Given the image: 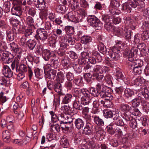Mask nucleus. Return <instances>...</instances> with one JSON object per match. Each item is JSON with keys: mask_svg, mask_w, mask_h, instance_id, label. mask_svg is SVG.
<instances>
[{"mask_svg": "<svg viewBox=\"0 0 149 149\" xmlns=\"http://www.w3.org/2000/svg\"><path fill=\"white\" fill-rule=\"evenodd\" d=\"M49 113L51 115L52 121V122L56 123L58 120V116L57 117L53 111H50Z\"/></svg>", "mask_w": 149, "mask_h": 149, "instance_id": "603ef678", "label": "nucleus"}, {"mask_svg": "<svg viewBox=\"0 0 149 149\" xmlns=\"http://www.w3.org/2000/svg\"><path fill=\"white\" fill-rule=\"evenodd\" d=\"M95 132L96 133L95 135L97 138H99V139L101 140L104 138V135L105 133V132L103 130H102L100 128H99L98 127H96L95 128Z\"/></svg>", "mask_w": 149, "mask_h": 149, "instance_id": "dca6fc26", "label": "nucleus"}, {"mask_svg": "<svg viewBox=\"0 0 149 149\" xmlns=\"http://www.w3.org/2000/svg\"><path fill=\"white\" fill-rule=\"evenodd\" d=\"M50 67L54 69H57L59 67V64L57 60L52 58L51 59L50 64H49Z\"/></svg>", "mask_w": 149, "mask_h": 149, "instance_id": "c85d7f7f", "label": "nucleus"}, {"mask_svg": "<svg viewBox=\"0 0 149 149\" xmlns=\"http://www.w3.org/2000/svg\"><path fill=\"white\" fill-rule=\"evenodd\" d=\"M61 144L62 147L67 148L69 146V143L66 138H63L61 139Z\"/></svg>", "mask_w": 149, "mask_h": 149, "instance_id": "79ce46f5", "label": "nucleus"}, {"mask_svg": "<svg viewBox=\"0 0 149 149\" xmlns=\"http://www.w3.org/2000/svg\"><path fill=\"white\" fill-rule=\"evenodd\" d=\"M120 109L122 111H130V107L127 104H121L120 106Z\"/></svg>", "mask_w": 149, "mask_h": 149, "instance_id": "0e129e2a", "label": "nucleus"}, {"mask_svg": "<svg viewBox=\"0 0 149 149\" xmlns=\"http://www.w3.org/2000/svg\"><path fill=\"white\" fill-rule=\"evenodd\" d=\"M73 106L74 108L78 110H81L83 109V106L78 100H75L73 103Z\"/></svg>", "mask_w": 149, "mask_h": 149, "instance_id": "f704fd0d", "label": "nucleus"}, {"mask_svg": "<svg viewBox=\"0 0 149 149\" xmlns=\"http://www.w3.org/2000/svg\"><path fill=\"white\" fill-rule=\"evenodd\" d=\"M36 44V41L30 39L27 41L26 45L30 49L32 50L35 47Z\"/></svg>", "mask_w": 149, "mask_h": 149, "instance_id": "bb28decb", "label": "nucleus"}, {"mask_svg": "<svg viewBox=\"0 0 149 149\" xmlns=\"http://www.w3.org/2000/svg\"><path fill=\"white\" fill-rule=\"evenodd\" d=\"M66 10V7L64 5H59L56 8L57 11L61 13H64Z\"/></svg>", "mask_w": 149, "mask_h": 149, "instance_id": "4c0bfd02", "label": "nucleus"}, {"mask_svg": "<svg viewBox=\"0 0 149 149\" xmlns=\"http://www.w3.org/2000/svg\"><path fill=\"white\" fill-rule=\"evenodd\" d=\"M142 95L145 98H148L149 97V91H148L147 87L144 88L143 91L142 92Z\"/></svg>", "mask_w": 149, "mask_h": 149, "instance_id": "774afa93", "label": "nucleus"}, {"mask_svg": "<svg viewBox=\"0 0 149 149\" xmlns=\"http://www.w3.org/2000/svg\"><path fill=\"white\" fill-rule=\"evenodd\" d=\"M141 38L144 40L148 39L149 38V31L147 30L143 31L141 34Z\"/></svg>", "mask_w": 149, "mask_h": 149, "instance_id": "8fccbe9b", "label": "nucleus"}, {"mask_svg": "<svg viewBox=\"0 0 149 149\" xmlns=\"http://www.w3.org/2000/svg\"><path fill=\"white\" fill-rule=\"evenodd\" d=\"M65 40L66 42H67L69 45H74L75 43V40L74 38H72L70 36L65 35L64 37Z\"/></svg>", "mask_w": 149, "mask_h": 149, "instance_id": "cd10ccee", "label": "nucleus"}, {"mask_svg": "<svg viewBox=\"0 0 149 149\" xmlns=\"http://www.w3.org/2000/svg\"><path fill=\"white\" fill-rule=\"evenodd\" d=\"M104 27L105 29L108 31L114 30L115 29V27L112 25L111 22L105 24Z\"/></svg>", "mask_w": 149, "mask_h": 149, "instance_id": "09e8293b", "label": "nucleus"}, {"mask_svg": "<svg viewBox=\"0 0 149 149\" xmlns=\"http://www.w3.org/2000/svg\"><path fill=\"white\" fill-rule=\"evenodd\" d=\"M93 118V120L95 123L98 126H102L104 124V122L103 120L99 116L95 115L92 116Z\"/></svg>", "mask_w": 149, "mask_h": 149, "instance_id": "5701e85b", "label": "nucleus"}, {"mask_svg": "<svg viewBox=\"0 0 149 149\" xmlns=\"http://www.w3.org/2000/svg\"><path fill=\"white\" fill-rule=\"evenodd\" d=\"M87 21L89 25L95 27L96 29H100L103 26L102 23L96 17H89L87 18Z\"/></svg>", "mask_w": 149, "mask_h": 149, "instance_id": "39448f33", "label": "nucleus"}, {"mask_svg": "<svg viewBox=\"0 0 149 149\" xmlns=\"http://www.w3.org/2000/svg\"><path fill=\"white\" fill-rule=\"evenodd\" d=\"M35 29V26H29L27 29L25 30L24 31V35L28 37L34 32Z\"/></svg>", "mask_w": 149, "mask_h": 149, "instance_id": "aec40b11", "label": "nucleus"}, {"mask_svg": "<svg viewBox=\"0 0 149 149\" xmlns=\"http://www.w3.org/2000/svg\"><path fill=\"white\" fill-rule=\"evenodd\" d=\"M72 97V95L71 94H66L63 98L62 103L63 104L68 103L71 101Z\"/></svg>", "mask_w": 149, "mask_h": 149, "instance_id": "412c9836", "label": "nucleus"}, {"mask_svg": "<svg viewBox=\"0 0 149 149\" xmlns=\"http://www.w3.org/2000/svg\"><path fill=\"white\" fill-rule=\"evenodd\" d=\"M124 32L123 34L124 35L125 39L128 41H130L131 38V31L126 28L124 30Z\"/></svg>", "mask_w": 149, "mask_h": 149, "instance_id": "a19ab883", "label": "nucleus"}, {"mask_svg": "<svg viewBox=\"0 0 149 149\" xmlns=\"http://www.w3.org/2000/svg\"><path fill=\"white\" fill-rule=\"evenodd\" d=\"M105 78L106 82L108 84L111 85L113 84L112 81V77L110 74H107Z\"/></svg>", "mask_w": 149, "mask_h": 149, "instance_id": "680f3d73", "label": "nucleus"}, {"mask_svg": "<svg viewBox=\"0 0 149 149\" xmlns=\"http://www.w3.org/2000/svg\"><path fill=\"white\" fill-rule=\"evenodd\" d=\"M28 73L29 80L34 83H36L35 81H36L33 80L32 78V77L33 75V72L32 71L31 69L29 66L28 68Z\"/></svg>", "mask_w": 149, "mask_h": 149, "instance_id": "bf43d9fd", "label": "nucleus"}, {"mask_svg": "<svg viewBox=\"0 0 149 149\" xmlns=\"http://www.w3.org/2000/svg\"><path fill=\"white\" fill-rule=\"evenodd\" d=\"M61 83L60 82H57L55 84L54 86V89L56 92L58 93L59 97L63 95V93L61 92L62 87Z\"/></svg>", "mask_w": 149, "mask_h": 149, "instance_id": "4468645a", "label": "nucleus"}, {"mask_svg": "<svg viewBox=\"0 0 149 149\" xmlns=\"http://www.w3.org/2000/svg\"><path fill=\"white\" fill-rule=\"evenodd\" d=\"M98 49V50L103 54H106L107 52V50L106 47L101 42H99Z\"/></svg>", "mask_w": 149, "mask_h": 149, "instance_id": "c756f323", "label": "nucleus"}, {"mask_svg": "<svg viewBox=\"0 0 149 149\" xmlns=\"http://www.w3.org/2000/svg\"><path fill=\"white\" fill-rule=\"evenodd\" d=\"M105 63L108 67L113 68L114 66V62L110 60L108 58L105 59Z\"/></svg>", "mask_w": 149, "mask_h": 149, "instance_id": "4d7b16f0", "label": "nucleus"}, {"mask_svg": "<svg viewBox=\"0 0 149 149\" xmlns=\"http://www.w3.org/2000/svg\"><path fill=\"white\" fill-rule=\"evenodd\" d=\"M101 66L98 65H90L88 64L84 66V69L85 72H91L93 74L96 71H97L99 68Z\"/></svg>", "mask_w": 149, "mask_h": 149, "instance_id": "6e6552de", "label": "nucleus"}, {"mask_svg": "<svg viewBox=\"0 0 149 149\" xmlns=\"http://www.w3.org/2000/svg\"><path fill=\"white\" fill-rule=\"evenodd\" d=\"M3 74L7 77H11L13 75V72L7 66H4L3 70Z\"/></svg>", "mask_w": 149, "mask_h": 149, "instance_id": "ddd939ff", "label": "nucleus"}, {"mask_svg": "<svg viewBox=\"0 0 149 149\" xmlns=\"http://www.w3.org/2000/svg\"><path fill=\"white\" fill-rule=\"evenodd\" d=\"M6 34L8 39L9 41H12L14 40V34L13 31H7Z\"/></svg>", "mask_w": 149, "mask_h": 149, "instance_id": "ea45409f", "label": "nucleus"}, {"mask_svg": "<svg viewBox=\"0 0 149 149\" xmlns=\"http://www.w3.org/2000/svg\"><path fill=\"white\" fill-rule=\"evenodd\" d=\"M124 30L121 28H117L115 30V33L118 36H121L123 35L124 32Z\"/></svg>", "mask_w": 149, "mask_h": 149, "instance_id": "69168bd1", "label": "nucleus"}, {"mask_svg": "<svg viewBox=\"0 0 149 149\" xmlns=\"http://www.w3.org/2000/svg\"><path fill=\"white\" fill-rule=\"evenodd\" d=\"M80 4L81 7L84 8H88L89 7V4L86 0H80Z\"/></svg>", "mask_w": 149, "mask_h": 149, "instance_id": "052dcab7", "label": "nucleus"}, {"mask_svg": "<svg viewBox=\"0 0 149 149\" xmlns=\"http://www.w3.org/2000/svg\"><path fill=\"white\" fill-rule=\"evenodd\" d=\"M116 79L118 81H119V79H123L124 78L122 72L118 70L116 71Z\"/></svg>", "mask_w": 149, "mask_h": 149, "instance_id": "5fc2aeb1", "label": "nucleus"}, {"mask_svg": "<svg viewBox=\"0 0 149 149\" xmlns=\"http://www.w3.org/2000/svg\"><path fill=\"white\" fill-rule=\"evenodd\" d=\"M34 3L39 10L43 9L45 7V0H33Z\"/></svg>", "mask_w": 149, "mask_h": 149, "instance_id": "f8f14e48", "label": "nucleus"}, {"mask_svg": "<svg viewBox=\"0 0 149 149\" xmlns=\"http://www.w3.org/2000/svg\"><path fill=\"white\" fill-rule=\"evenodd\" d=\"M132 103L133 107H137L142 102V100L140 97L136 98L132 101Z\"/></svg>", "mask_w": 149, "mask_h": 149, "instance_id": "e433bc0d", "label": "nucleus"}, {"mask_svg": "<svg viewBox=\"0 0 149 149\" xmlns=\"http://www.w3.org/2000/svg\"><path fill=\"white\" fill-rule=\"evenodd\" d=\"M67 16L70 21L76 23L81 22L82 18L80 15H74L71 12L69 13Z\"/></svg>", "mask_w": 149, "mask_h": 149, "instance_id": "1a4fd4ad", "label": "nucleus"}, {"mask_svg": "<svg viewBox=\"0 0 149 149\" xmlns=\"http://www.w3.org/2000/svg\"><path fill=\"white\" fill-rule=\"evenodd\" d=\"M26 21L27 24L30 26H35L33 25L34 21L32 17L28 16L26 18Z\"/></svg>", "mask_w": 149, "mask_h": 149, "instance_id": "338daca9", "label": "nucleus"}, {"mask_svg": "<svg viewBox=\"0 0 149 149\" xmlns=\"http://www.w3.org/2000/svg\"><path fill=\"white\" fill-rule=\"evenodd\" d=\"M123 118L127 121H130L133 119L130 114L127 112L124 113Z\"/></svg>", "mask_w": 149, "mask_h": 149, "instance_id": "3c124183", "label": "nucleus"}, {"mask_svg": "<svg viewBox=\"0 0 149 149\" xmlns=\"http://www.w3.org/2000/svg\"><path fill=\"white\" fill-rule=\"evenodd\" d=\"M64 79V76L63 73L61 72H58L57 75L56 80L57 82L62 83L63 82Z\"/></svg>", "mask_w": 149, "mask_h": 149, "instance_id": "7c9ffc66", "label": "nucleus"}, {"mask_svg": "<svg viewBox=\"0 0 149 149\" xmlns=\"http://www.w3.org/2000/svg\"><path fill=\"white\" fill-rule=\"evenodd\" d=\"M74 123L76 128L78 130H80L83 128L84 125V121L80 118L76 119L74 122Z\"/></svg>", "mask_w": 149, "mask_h": 149, "instance_id": "2eb2a0df", "label": "nucleus"}, {"mask_svg": "<svg viewBox=\"0 0 149 149\" xmlns=\"http://www.w3.org/2000/svg\"><path fill=\"white\" fill-rule=\"evenodd\" d=\"M13 61L11 66L12 70H14L15 67L17 68L18 66L19 62L17 59H14L13 61V59L12 58H10L9 56L7 58V59L5 61L3 62L4 63H9Z\"/></svg>", "mask_w": 149, "mask_h": 149, "instance_id": "9d476101", "label": "nucleus"}, {"mask_svg": "<svg viewBox=\"0 0 149 149\" xmlns=\"http://www.w3.org/2000/svg\"><path fill=\"white\" fill-rule=\"evenodd\" d=\"M125 97L127 98L131 97L134 94L133 91L130 88L126 89L124 92Z\"/></svg>", "mask_w": 149, "mask_h": 149, "instance_id": "72a5a7b5", "label": "nucleus"}, {"mask_svg": "<svg viewBox=\"0 0 149 149\" xmlns=\"http://www.w3.org/2000/svg\"><path fill=\"white\" fill-rule=\"evenodd\" d=\"M103 116L106 118H110L113 115V112L109 110H104L103 111Z\"/></svg>", "mask_w": 149, "mask_h": 149, "instance_id": "c9c22d12", "label": "nucleus"}, {"mask_svg": "<svg viewBox=\"0 0 149 149\" xmlns=\"http://www.w3.org/2000/svg\"><path fill=\"white\" fill-rule=\"evenodd\" d=\"M51 53L48 49H45L43 50L42 56L46 61H48L51 57Z\"/></svg>", "mask_w": 149, "mask_h": 149, "instance_id": "a878e982", "label": "nucleus"}, {"mask_svg": "<svg viewBox=\"0 0 149 149\" xmlns=\"http://www.w3.org/2000/svg\"><path fill=\"white\" fill-rule=\"evenodd\" d=\"M6 100V97L4 95V93L1 92L0 93V105L2 104Z\"/></svg>", "mask_w": 149, "mask_h": 149, "instance_id": "6e6d98bb", "label": "nucleus"}, {"mask_svg": "<svg viewBox=\"0 0 149 149\" xmlns=\"http://www.w3.org/2000/svg\"><path fill=\"white\" fill-rule=\"evenodd\" d=\"M96 90L99 92L100 97L105 100L110 102L112 100L113 97L111 93L110 89L107 86H103L102 90V85L98 83L96 85Z\"/></svg>", "mask_w": 149, "mask_h": 149, "instance_id": "f03ea898", "label": "nucleus"}, {"mask_svg": "<svg viewBox=\"0 0 149 149\" xmlns=\"http://www.w3.org/2000/svg\"><path fill=\"white\" fill-rule=\"evenodd\" d=\"M144 80L143 78L138 77L135 79L134 81V84L136 86H141L144 83Z\"/></svg>", "mask_w": 149, "mask_h": 149, "instance_id": "b1692460", "label": "nucleus"}, {"mask_svg": "<svg viewBox=\"0 0 149 149\" xmlns=\"http://www.w3.org/2000/svg\"><path fill=\"white\" fill-rule=\"evenodd\" d=\"M56 72L55 70H50L47 74L48 78L50 79H54L55 77Z\"/></svg>", "mask_w": 149, "mask_h": 149, "instance_id": "37998d69", "label": "nucleus"}, {"mask_svg": "<svg viewBox=\"0 0 149 149\" xmlns=\"http://www.w3.org/2000/svg\"><path fill=\"white\" fill-rule=\"evenodd\" d=\"M49 35L43 28H39L37 30L35 37L38 40L44 41L49 38Z\"/></svg>", "mask_w": 149, "mask_h": 149, "instance_id": "20e7f679", "label": "nucleus"}, {"mask_svg": "<svg viewBox=\"0 0 149 149\" xmlns=\"http://www.w3.org/2000/svg\"><path fill=\"white\" fill-rule=\"evenodd\" d=\"M121 45L120 42H119L116 43L114 47L111 48L108 52V55L113 58V60L116 61L120 58V56L119 53Z\"/></svg>", "mask_w": 149, "mask_h": 149, "instance_id": "7ed1b4c3", "label": "nucleus"}, {"mask_svg": "<svg viewBox=\"0 0 149 149\" xmlns=\"http://www.w3.org/2000/svg\"><path fill=\"white\" fill-rule=\"evenodd\" d=\"M73 68L75 72L77 73H80L81 72V67L79 65L77 64L74 65Z\"/></svg>", "mask_w": 149, "mask_h": 149, "instance_id": "13d9d810", "label": "nucleus"}, {"mask_svg": "<svg viewBox=\"0 0 149 149\" xmlns=\"http://www.w3.org/2000/svg\"><path fill=\"white\" fill-rule=\"evenodd\" d=\"M2 137L4 142L8 143L10 139V133L8 130L4 131L2 133Z\"/></svg>", "mask_w": 149, "mask_h": 149, "instance_id": "f3484780", "label": "nucleus"}, {"mask_svg": "<svg viewBox=\"0 0 149 149\" xmlns=\"http://www.w3.org/2000/svg\"><path fill=\"white\" fill-rule=\"evenodd\" d=\"M139 5L138 3L136 0H129L123 4V8L130 13L132 8H136Z\"/></svg>", "mask_w": 149, "mask_h": 149, "instance_id": "423d86ee", "label": "nucleus"}, {"mask_svg": "<svg viewBox=\"0 0 149 149\" xmlns=\"http://www.w3.org/2000/svg\"><path fill=\"white\" fill-rule=\"evenodd\" d=\"M65 31L67 34L70 36L73 34L74 32V28L72 26H67L66 28Z\"/></svg>", "mask_w": 149, "mask_h": 149, "instance_id": "49530a36", "label": "nucleus"}, {"mask_svg": "<svg viewBox=\"0 0 149 149\" xmlns=\"http://www.w3.org/2000/svg\"><path fill=\"white\" fill-rule=\"evenodd\" d=\"M87 60L84 58H83L81 57V58L79 59L78 60V63L79 65H82L84 67L85 65H86L88 64L87 63Z\"/></svg>", "mask_w": 149, "mask_h": 149, "instance_id": "e2e57ef3", "label": "nucleus"}, {"mask_svg": "<svg viewBox=\"0 0 149 149\" xmlns=\"http://www.w3.org/2000/svg\"><path fill=\"white\" fill-rule=\"evenodd\" d=\"M119 3L116 0H111L110 6L114 8H117L120 6Z\"/></svg>", "mask_w": 149, "mask_h": 149, "instance_id": "864d4df0", "label": "nucleus"}, {"mask_svg": "<svg viewBox=\"0 0 149 149\" xmlns=\"http://www.w3.org/2000/svg\"><path fill=\"white\" fill-rule=\"evenodd\" d=\"M11 49L13 52L16 53L19 51L18 46L14 42H12L10 44Z\"/></svg>", "mask_w": 149, "mask_h": 149, "instance_id": "a18cd8bd", "label": "nucleus"}, {"mask_svg": "<svg viewBox=\"0 0 149 149\" xmlns=\"http://www.w3.org/2000/svg\"><path fill=\"white\" fill-rule=\"evenodd\" d=\"M97 71H96L95 73L93 74V76L95 78L97 81L102 82L104 80V76L102 74L104 71L101 66H100Z\"/></svg>", "mask_w": 149, "mask_h": 149, "instance_id": "0eeeda50", "label": "nucleus"}, {"mask_svg": "<svg viewBox=\"0 0 149 149\" xmlns=\"http://www.w3.org/2000/svg\"><path fill=\"white\" fill-rule=\"evenodd\" d=\"M34 74L36 78L38 79H37L36 80L38 81L40 79H41L42 78L40 77L41 75V74L40 72V70L38 68H36L34 70Z\"/></svg>", "mask_w": 149, "mask_h": 149, "instance_id": "c03bdc74", "label": "nucleus"}, {"mask_svg": "<svg viewBox=\"0 0 149 149\" xmlns=\"http://www.w3.org/2000/svg\"><path fill=\"white\" fill-rule=\"evenodd\" d=\"M138 49L136 47L132 48L131 50H125L124 54L128 57V60L130 62V68L132 70L134 74L137 75L140 74L142 71V66L143 62L140 60H134L133 57L136 56L137 54Z\"/></svg>", "mask_w": 149, "mask_h": 149, "instance_id": "f257e3e1", "label": "nucleus"}, {"mask_svg": "<svg viewBox=\"0 0 149 149\" xmlns=\"http://www.w3.org/2000/svg\"><path fill=\"white\" fill-rule=\"evenodd\" d=\"M115 125L114 123H111L107 127V131L109 133L113 134L115 132Z\"/></svg>", "mask_w": 149, "mask_h": 149, "instance_id": "4be33fe9", "label": "nucleus"}, {"mask_svg": "<svg viewBox=\"0 0 149 149\" xmlns=\"http://www.w3.org/2000/svg\"><path fill=\"white\" fill-rule=\"evenodd\" d=\"M68 118L66 114L65 115L64 113H61L58 115V120L60 122V125L62 124H65L68 123L67 121V119Z\"/></svg>", "mask_w": 149, "mask_h": 149, "instance_id": "a211bd4d", "label": "nucleus"}, {"mask_svg": "<svg viewBox=\"0 0 149 149\" xmlns=\"http://www.w3.org/2000/svg\"><path fill=\"white\" fill-rule=\"evenodd\" d=\"M81 104L86 105L89 104L91 99L90 97H82L81 98Z\"/></svg>", "mask_w": 149, "mask_h": 149, "instance_id": "473e14b6", "label": "nucleus"}, {"mask_svg": "<svg viewBox=\"0 0 149 149\" xmlns=\"http://www.w3.org/2000/svg\"><path fill=\"white\" fill-rule=\"evenodd\" d=\"M130 107V111L132 114L135 116H139L141 115V113L136 107L132 106Z\"/></svg>", "mask_w": 149, "mask_h": 149, "instance_id": "393cba45", "label": "nucleus"}, {"mask_svg": "<svg viewBox=\"0 0 149 149\" xmlns=\"http://www.w3.org/2000/svg\"><path fill=\"white\" fill-rule=\"evenodd\" d=\"M113 18L111 14L109 15H102V19L104 22L105 24L111 22V19Z\"/></svg>", "mask_w": 149, "mask_h": 149, "instance_id": "2f4dec72", "label": "nucleus"}, {"mask_svg": "<svg viewBox=\"0 0 149 149\" xmlns=\"http://www.w3.org/2000/svg\"><path fill=\"white\" fill-rule=\"evenodd\" d=\"M100 102L98 99H96L93 101V106L94 108H95V110L93 109V113L95 114L97 112V111L98 110V108L99 107Z\"/></svg>", "mask_w": 149, "mask_h": 149, "instance_id": "58836bf2", "label": "nucleus"}, {"mask_svg": "<svg viewBox=\"0 0 149 149\" xmlns=\"http://www.w3.org/2000/svg\"><path fill=\"white\" fill-rule=\"evenodd\" d=\"M92 54L95 56L96 58L98 60V62H101L102 59V57L97 51L93 50L92 52Z\"/></svg>", "mask_w": 149, "mask_h": 149, "instance_id": "de8ad7c7", "label": "nucleus"}, {"mask_svg": "<svg viewBox=\"0 0 149 149\" xmlns=\"http://www.w3.org/2000/svg\"><path fill=\"white\" fill-rule=\"evenodd\" d=\"M11 12L12 15L19 17L22 15L21 8L20 6L17 5H15L11 8Z\"/></svg>", "mask_w": 149, "mask_h": 149, "instance_id": "9b49d317", "label": "nucleus"}, {"mask_svg": "<svg viewBox=\"0 0 149 149\" xmlns=\"http://www.w3.org/2000/svg\"><path fill=\"white\" fill-rule=\"evenodd\" d=\"M81 43L85 45L89 44L92 41L91 37L88 36H84L81 38Z\"/></svg>", "mask_w": 149, "mask_h": 149, "instance_id": "6ab92c4d", "label": "nucleus"}]
</instances>
